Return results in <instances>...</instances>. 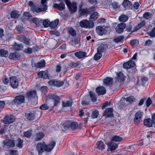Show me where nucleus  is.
Wrapping results in <instances>:
<instances>
[{
  "mask_svg": "<svg viewBox=\"0 0 155 155\" xmlns=\"http://www.w3.org/2000/svg\"><path fill=\"white\" fill-rule=\"evenodd\" d=\"M56 143L54 141H52L48 145H46L44 142L39 143L36 146L37 150L39 155H41L45 151L47 152H50L55 146Z\"/></svg>",
  "mask_w": 155,
  "mask_h": 155,
  "instance_id": "f257e3e1",
  "label": "nucleus"
},
{
  "mask_svg": "<svg viewBox=\"0 0 155 155\" xmlns=\"http://www.w3.org/2000/svg\"><path fill=\"white\" fill-rule=\"evenodd\" d=\"M28 5L30 7L31 11L33 12H35L36 13H39L41 11L45 12L47 9V7L45 5H44L43 7L41 6V8L37 7L31 1L29 2Z\"/></svg>",
  "mask_w": 155,
  "mask_h": 155,
  "instance_id": "f03ea898",
  "label": "nucleus"
},
{
  "mask_svg": "<svg viewBox=\"0 0 155 155\" xmlns=\"http://www.w3.org/2000/svg\"><path fill=\"white\" fill-rule=\"evenodd\" d=\"M65 2L71 14L74 13L76 12L77 6L76 2L71 3L69 0H65Z\"/></svg>",
  "mask_w": 155,
  "mask_h": 155,
  "instance_id": "7ed1b4c3",
  "label": "nucleus"
},
{
  "mask_svg": "<svg viewBox=\"0 0 155 155\" xmlns=\"http://www.w3.org/2000/svg\"><path fill=\"white\" fill-rule=\"evenodd\" d=\"M80 26L85 28H92L94 26V23L86 19H83L80 22Z\"/></svg>",
  "mask_w": 155,
  "mask_h": 155,
  "instance_id": "20e7f679",
  "label": "nucleus"
},
{
  "mask_svg": "<svg viewBox=\"0 0 155 155\" xmlns=\"http://www.w3.org/2000/svg\"><path fill=\"white\" fill-rule=\"evenodd\" d=\"M15 140L13 139H6L3 141L4 146L8 148L14 147L15 145Z\"/></svg>",
  "mask_w": 155,
  "mask_h": 155,
  "instance_id": "39448f33",
  "label": "nucleus"
},
{
  "mask_svg": "<svg viewBox=\"0 0 155 155\" xmlns=\"http://www.w3.org/2000/svg\"><path fill=\"white\" fill-rule=\"evenodd\" d=\"M24 96L22 95H19L15 97L12 103L13 104L18 105L24 102Z\"/></svg>",
  "mask_w": 155,
  "mask_h": 155,
  "instance_id": "423d86ee",
  "label": "nucleus"
},
{
  "mask_svg": "<svg viewBox=\"0 0 155 155\" xmlns=\"http://www.w3.org/2000/svg\"><path fill=\"white\" fill-rule=\"evenodd\" d=\"M11 86L13 88H16L18 85V78L15 76H12L10 78Z\"/></svg>",
  "mask_w": 155,
  "mask_h": 155,
  "instance_id": "0eeeda50",
  "label": "nucleus"
},
{
  "mask_svg": "<svg viewBox=\"0 0 155 155\" xmlns=\"http://www.w3.org/2000/svg\"><path fill=\"white\" fill-rule=\"evenodd\" d=\"M143 114L142 112L138 111L134 115V124H138L140 123V121L142 119Z\"/></svg>",
  "mask_w": 155,
  "mask_h": 155,
  "instance_id": "6e6552de",
  "label": "nucleus"
},
{
  "mask_svg": "<svg viewBox=\"0 0 155 155\" xmlns=\"http://www.w3.org/2000/svg\"><path fill=\"white\" fill-rule=\"evenodd\" d=\"M15 120L14 117L12 116H6L3 118V123L5 124H8L12 123Z\"/></svg>",
  "mask_w": 155,
  "mask_h": 155,
  "instance_id": "1a4fd4ad",
  "label": "nucleus"
},
{
  "mask_svg": "<svg viewBox=\"0 0 155 155\" xmlns=\"http://www.w3.org/2000/svg\"><path fill=\"white\" fill-rule=\"evenodd\" d=\"M50 98L54 102V105L53 107L56 106L60 103V100L59 97L55 94H52L50 95Z\"/></svg>",
  "mask_w": 155,
  "mask_h": 155,
  "instance_id": "9d476101",
  "label": "nucleus"
},
{
  "mask_svg": "<svg viewBox=\"0 0 155 155\" xmlns=\"http://www.w3.org/2000/svg\"><path fill=\"white\" fill-rule=\"evenodd\" d=\"M48 83L51 85L55 86L58 87H59L63 86L64 84V82L63 81L53 80L49 81L48 82Z\"/></svg>",
  "mask_w": 155,
  "mask_h": 155,
  "instance_id": "9b49d317",
  "label": "nucleus"
},
{
  "mask_svg": "<svg viewBox=\"0 0 155 155\" xmlns=\"http://www.w3.org/2000/svg\"><path fill=\"white\" fill-rule=\"evenodd\" d=\"M126 27V25L124 23H120L115 28V30L117 33H120L122 32L124 29Z\"/></svg>",
  "mask_w": 155,
  "mask_h": 155,
  "instance_id": "f8f14e48",
  "label": "nucleus"
},
{
  "mask_svg": "<svg viewBox=\"0 0 155 155\" xmlns=\"http://www.w3.org/2000/svg\"><path fill=\"white\" fill-rule=\"evenodd\" d=\"M74 54L78 59H82L86 57L87 53L85 51H80L75 52Z\"/></svg>",
  "mask_w": 155,
  "mask_h": 155,
  "instance_id": "ddd939ff",
  "label": "nucleus"
},
{
  "mask_svg": "<svg viewBox=\"0 0 155 155\" xmlns=\"http://www.w3.org/2000/svg\"><path fill=\"white\" fill-rule=\"evenodd\" d=\"M36 96V92L35 90L31 91L26 93V97L28 100H31L35 97Z\"/></svg>",
  "mask_w": 155,
  "mask_h": 155,
  "instance_id": "4468645a",
  "label": "nucleus"
},
{
  "mask_svg": "<svg viewBox=\"0 0 155 155\" xmlns=\"http://www.w3.org/2000/svg\"><path fill=\"white\" fill-rule=\"evenodd\" d=\"M135 65V63L131 60L124 63L123 64V67L124 68L128 69L133 68Z\"/></svg>",
  "mask_w": 155,
  "mask_h": 155,
  "instance_id": "2eb2a0df",
  "label": "nucleus"
},
{
  "mask_svg": "<svg viewBox=\"0 0 155 155\" xmlns=\"http://www.w3.org/2000/svg\"><path fill=\"white\" fill-rule=\"evenodd\" d=\"M17 38L20 41L22 42L25 44L29 45L30 40L28 38H26L25 36L20 35L17 37Z\"/></svg>",
  "mask_w": 155,
  "mask_h": 155,
  "instance_id": "dca6fc26",
  "label": "nucleus"
},
{
  "mask_svg": "<svg viewBox=\"0 0 155 155\" xmlns=\"http://www.w3.org/2000/svg\"><path fill=\"white\" fill-rule=\"evenodd\" d=\"M108 47V45L107 44H101L97 48V52L100 53L102 54L105 52L106 49Z\"/></svg>",
  "mask_w": 155,
  "mask_h": 155,
  "instance_id": "f3484780",
  "label": "nucleus"
},
{
  "mask_svg": "<svg viewBox=\"0 0 155 155\" xmlns=\"http://www.w3.org/2000/svg\"><path fill=\"white\" fill-rule=\"evenodd\" d=\"M96 31L98 35H105L107 33L106 29L101 26H97L96 28Z\"/></svg>",
  "mask_w": 155,
  "mask_h": 155,
  "instance_id": "a211bd4d",
  "label": "nucleus"
},
{
  "mask_svg": "<svg viewBox=\"0 0 155 155\" xmlns=\"http://www.w3.org/2000/svg\"><path fill=\"white\" fill-rule=\"evenodd\" d=\"M106 90L103 86L97 87L96 89V91L98 95H104L106 93Z\"/></svg>",
  "mask_w": 155,
  "mask_h": 155,
  "instance_id": "6ab92c4d",
  "label": "nucleus"
},
{
  "mask_svg": "<svg viewBox=\"0 0 155 155\" xmlns=\"http://www.w3.org/2000/svg\"><path fill=\"white\" fill-rule=\"evenodd\" d=\"M25 116L29 120H32L35 119V113L34 112H29L25 114Z\"/></svg>",
  "mask_w": 155,
  "mask_h": 155,
  "instance_id": "aec40b11",
  "label": "nucleus"
},
{
  "mask_svg": "<svg viewBox=\"0 0 155 155\" xmlns=\"http://www.w3.org/2000/svg\"><path fill=\"white\" fill-rule=\"evenodd\" d=\"M113 109L109 108L106 109L103 114V115L107 117H111L113 116Z\"/></svg>",
  "mask_w": 155,
  "mask_h": 155,
  "instance_id": "412c9836",
  "label": "nucleus"
},
{
  "mask_svg": "<svg viewBox=\"0 0 155 155\" xmlns=\"http://www.w3.org/2000/svg\"><path fill=\"white\" fill-rule=\"evenodd\" d=\"M20 54L17 52L11 53L9 56V58L11 59L19 60L20 57Z\"/></svg>",
  "mask_w": 155,
  "mask_h": 155,
  "instance_id": "4be33fe9",
  "label": "nucleus"
},
{
  "mask_svg": "<svg viewBox=\"0 0 155 155\" xmlns=\"http://www.w3.org/2000/svg\"><path fill=\"white\" fill-rule=\"evenodd\" d=\"M145 22L144 21H141L139 24L136 25L134 28V30L132 32L135 31L141 28L143 26H145Z\"/></svg>",
  "mask_w": 155,
  "mask_h": 155,
  "instance_id": "5701e85b",
  "label": "nucleus"
},
{
  "mask_svg": "<svg viewBox=\"0 0 155 155\" xmlns=\"http://www.w3.org/2000/svg\"><path fill=\"white\" fill-rule=\"evenodd\" d=\"M103 83L106 86L111 85L113 83V78L108 77H106L104 79Z\"/></svg>",
  "mask_w": 155,
  "mask_h": 155,
  "instance_id": "b1692460",
  "label": "nucleus"
},
{
  "mask_svg": "<svg viewBox=\"0 0 155 155\" xmlns=\"http://www.w3.org/2000/svg\"><path fill=\"white\" fill-rule=\"evenodd\" d=\"M54 7L60 11L63 10L65 8V4L62 2L60 4L55 3L54 4Z\"/></svg>",
  "mask_w": 155,
  "mask_h": 155,
  "instance_id": "393cba45",
  "label": "nucleus"
},
{
  "mask_svg": "<svg viewBox=\"0 0 155 155\" xmlns=\"http://www.w3.org/2000/svg\"><path fill=\"white\" fill-rule=\"evenodd\" d=\"M15 144L16 147L19 148H21L23 147V140L20 137H18L16 140H15Z\"/></svg>",
  "mask_w": 155,
  "mask_h": 155,
  "instance_id": "a878e982",
  "label": "nucleus"
},
{
  "mask_svg": "<svg viewBox=\"0 0 155 155\" xmlns=\"http://www.w3.org/2000/svg\"><path fill=\"white\" fill-rule=\"evenodd\" d=\"M117 77L116 78L115 82L120 83L121 81H123L124 80V76L122 73L120 72L118 73H117Z\"/></svg>",
  "mask_w": 155,
  "mask_h": 155,
  "instance_id": "bb28decb",
  "label": "nucleus"
},
{
  "mask_svg": "<svg viewBox=\"0 0 155 155\" xmlns=\"http://www.w3.org/2000/svg\"><path fill=\"white\" fill-rule=\"evenodd\" d=\"M105 145L102 140L98 141L96 143V147L99 150H103L104 149Z\"/></svg>",
  "mask_w": 155,
  "mask_h": 155,
  "instance_id": "cd10ccee",
  "label": "nucleus"
},
{
  "mask_svg": "<svg viewBox=\"0 0 155 155\" xmlns=\"http://www.w3.org/2000/svg\"><path fill=\"white\" fill-rule=\"evenodd\" d=\"M79 39L78 37H75L71 38L69 42V44L72 45L79 43Z\"/></svg>",
  "mask_w": 155,
  "mask_h": 155,
  "instance_id": "c85d7f7f",
  "label": "nucleus"
},
{
  "mask_svg": "<svg viewBox=\"0 0 155 155\" xmlns=\"http://www.w3.org/2000/svg\"><path fill=\"white\" fill-rule=\"evenodd\" d=\"M38 75L39 78H43L44 79H46L48 77V74L45 71H43L38 72Z\"/></svg>",
  "mask_w": 155,
  "mask_h": 155,
  "instance_id": "c756f323",
  "label": "nucleus"
},
{
  "mask_svg": "<svg viewBox=\"0 0 155 155\" xmlns=\"http://www.w3.org/2000/svg\"><path fill=\"white\" fill-rule=\"evenodd\" d=\"M44 136V134L42 132L37 133L35 135V140L36 141L40 140L43 138Z\"/></svg>",
  "mask_w": 155,
  "mask_h": 155,
  "instance_id": "7c9ffc66",
  "label": "nucleus"
},
{
  "mask_svg": "<svg viewBox=\"0 0 155 155\" xmlns=\"http://www.w3.org/2000/svg\"><path fill=\"white\" fill-rule=\"evenodd\" d=\"M59 22V19H56L54 21L50 22L49 23V27L52 28H54L58 25Z\"/></svg>",
  "mask_w": 155,
  "mask_h": 155,
  "instance_id": "2f4dec72",
  "label": "nucleus"
},
{
  "mask_svg": "<svg viewBox=\"0 0 155 155\" xmlns=\"http://www.w3.org/2000/svg\"><path fill=\"white\" fill-rule=\"evenodd\" d=\"M67 31L69 35L73 37L75 36L76 35V31L72 27L68 28L67 30Z\"/></svg>",
  "mask_w": 155,
  "mask_h": 155,
  "instance_id": "473e14b6",
  "label": "nucleus"
},
{
  "mask_svg": "<svg viewBox=\"0 0 155 155\" xmlns=\"http://www.w3.org/2000/svg\"><path fill=\"white\" fill-rule=\"evenodd\" d=\"M10 15L12 18L15 19L18 18L20 14L18 11H13L11 12Z\"/></svg>",
  "mask_w": 155,
  "mask_h": 155,
  "instance_id": "72a5a7b5",
  "label": "nucleus"
},
{
  "mask_svg": "<svg viewBox=\"0 0 155 155\" xmlns=\"http://www.w3.org/2000/svg\"><path fill=\"white\" fill-rule=\"evenodd\" d=\"M122 5L126 9H129L131 5V3L128 0H124L123 2Z\"/></svg>",
  "mask_w": 155,
  "mask_h": 155,
  "instance_id": "f704fd0d",
  "label": "nucleus"
},
{
  "mask_svg": "<svg viewBox=\"0 0 155 155\" xmlns=\"http://www.w3.org/2000/svg\"><path fill=\"white\" fill-rule=\"evenodd\" d=\"M144 124L147 127H151L152 126L153 122L151 119H145L143 121Z\"/></svg>",
  "mask_w": 155,
  "mask_h": 155,
  "instance_id": "c9c22d12",
  "label": "nucleus"
},
{
  "mask_svg": "<svg viewBox=\"0 0 155 155\" xmlns=\"http://www.w3.org/2000/svg\"><path fill=\"white\" fill-rule=\"evenodd\" d=\"M71 129L73 130L77 129L78 127V124L75 122H70Z\"/></svg>",
  "mask_w": 155,
  "mask_h": 155,
  "instance_id": "e433bc0d",
  "label": "nucleus"
},
{
  "mask_svg": "<svg viewBox=\"0 0 155 155\" xmlns=\"http://www.w3.org/2000/svg\"><path fill=\"white\" fill-rule=\"evenodd\" d=\"M98 16V13L97 12H94L90 16V21L93 22V21L95 20L97 18Z\"/></svg>",
  "mask_w": 155,
  "mask_h": 155,
  "instance_id": "4c0bfd02",
  "label": "nucleus"
},
{
  "mask_svg": "<svg viewBox=\"0 0 155 155\" xmlns=\"http://www.w3.org/2000/svg\"><path fill=\"white\" fill-rule=\"evenodd\" d=\"M72 103L70 101H66L62 102V107H70L71 106Z\"/></svg>",
  "mask_w": 155,
  "mask_h": 155,
  "instance_id": "58836bf2",
  "label": "nucleus"
},
{
  "mask_svg": "<svg viewBox=\"0 0 155 155\" xmlns=\"http://www.w3.org/2000/svg\"><path fill=\"white\" fill-rule=\"evenodd\" d=\"M63 125V128L65 130H68L71 129L70 121H68L65 122Z\"/></svg>",
  "mask_w": 155,
  "mask_h": 155,
  "instance_id": "ea45409f",
  "label": "nucleus"
},
{
  "mask_svg": "<svg viewBox=\"0 0 155 155\" xmlns=\"http://www.w3.org/2000/svg\"><path fill=\"white\" fill-rule=\"evenodd\" d=\"M45 66V62L44 60H42L37 63V68H41Z\"/></svg>",
  "mask_w": 155,
  "mask_h": 155,
  "instance_id": "a19ab883",
  "label": "nucleus"
},
{
  "mask_svg": "<svg viewBox=\"0 0 155 155\" xmlns=\"http://www.w3.org/2000/svg\"><path fill=\"white\" fill-rule=\"evenodd\" d=\"M119 19L120 21L124 22L128 20V17L126 15H123L119 17Z\"/></svg>",
  "mask_w": 155,
  "mask_h": 155,
  "instance_id": "79ce46f5",
  "label": "nucleus"
},
{
  "mask_svg": "<svg viewBox=\"0 0 155 155\" xmlns=\"http://www.w3.org/2000/svg\"><path fill=\"white\" fill-rule=\"evenodd\" d=\"M91 100L93 102H95L97 101V96L93 92L90 91L89 92Z\"/></svg>",
  "mask_w": 155,
  "mask_h": 155,
  "instance_id": "37998d69",
  "label": "nucleus"
},
{
  "mask_svg": "<svg viewBox=\"0 0 155 155\" xmlns=\"http://www.w3.org/2000/svg\"><path fill=\"white\" fill-rule=\"evenodd\" d=\"M124 38V36H119L116 37L113 40L114 42L117 43L119 42H121L123 41Z\"/></svg>",
  "mask_w": 155,
  "mask_h": 155,
  "instance_id": "c03bdc74",
  "label": "nucleus"
},
{
  "mask_svg": "<svg viewBox=\"0 0 155 155\" xmlns=\"http://www.w3.org/2000/svg\"><path fill=\"white\" fill-rule=\"evenodd\" d=\"M8 54V52L3 49H0V55L3 57H6Z\"/></svg>",
  "mask_w": 155,
  "mask_h": 155,
  "instance_id": "a18cd8bd",
  "label": "nucleus"
},
{
  "mask_svg": "<svg viewBox=\"0 0 155 155\" xmlns=\"http://www.w3.org/2000/svg\"><path fill=\"white\" fill-rule=\"evenodd\" d=\"M122 139L121 137L119 136L115 135L113 136L112 139V141L115 142H120Z\"/></svg>",
  "mask_w": 155,
  "mask_h": 155,
  "instance_id": "49530a36",
  "label": "nucleus"
},
{
  "mask_svg": "<svg viewBox=\"0 0 155 155\" xmlns=\"http://www.w3.org/2000/svg\"><path fill=\"white\" fill-rule=\"evenodd\" d=\"M23 48V46L20 44H18L15 43L14 46V48L15 50L17 51L22 50Z\"/></svg>",
  "mask_w": 155,
  "mask_h": 155,
  "instance_id": "de8ad7c7",
  "label": "nucleus"
},
{
  "mask_svg": "<svg viewBox=\"0 0 155 155\" xmlns=\"http://www.w3.org/2000/svg\"><path fill=\"white\" fill-rule=\"evenodd\" d=\"M79 13L81 15H85L88 13L87 9H81L79 10Z\"/></svg>",
  "mask_w": 155,
  "mask_h": 155,
  "instance_id": "09e8293b",
  "label": "nucleus"
},
{
  "mask_svg": "<svg viewBox=\"0 0 155 155\" xmlns=\"http://www.w3.org/2000/svg\"><path fill=\"white\" fill-rule=\"evenodd\" d=\"M102 56V54L100 53L97 52L94 56V59L96 61L99 60Z\"/></svg>",
  "mask_w": 155,
  "mask_h": 155,
  "instance_id": "8fccbe9b",
  "label": "nucleus"
},
{
  "mask_svg": "<svg viewBox=\"0 0 155 155\" xmlns=\"http://www.w3.org/2000/svg\"><path fill=\"white\" fill-rule=\"evenodd\" d=\"M2 80L3 82L5 84L7 85L9 83V80L8 78L6 76H4L2 78Z\"/></svg>",
  "mask_w": 155,
  "mask_h": 155,
  "instance_id": "3c124183",
  "label": "nucleus"
},
{
  "mask_svg": "<svg viewBox=\"0 0 155 155\" xmlns=\"http://www.w3.org/2000/svg\"><path fill=\"white\" fill-rule=\"evenodd\" d=\"M152 16V14L150 13L146 12L143 15V17L145 19H148L151 18Z\"/></svg>",
  "mask_w": 155,
  "mask_h": 155,
  "instance_id": "603ef678",
  "label": "nucleus"
},
{
  "mask_svg": "<svg viewBox=\"0 0 155 155\" xmlns=\"http://www.w3.org/2000/svg\"><path fill=\"white\" fill-rule=\"evenodd\" d=\"M50 45H51L50 48H53L56 45V41L54 39H52L50 41Z\"/></svg>",
  "mask_w": 155,
  "mask_h": 155,
  "instance_id": "864d4df0",
  "label": "nucleus"
},
{
  "mask_svg": "<svg viewBox=\"0 0 155 155\" xmlns=\"http://www.w3.org/2000/svg\"><path fill=\"white\" fill-rule=\"evenodd\" d=\"M29 14L28 12H25L23 14L22 18H21L22 21L28 19L29 18Z\"/></svg>",
  "mask_w": 155,
  "mask_h": 155,
  "instance_id": "5fc2aeb1",
  "label": "nucleus"
},
{
  "mask_svg": "<svg viewBox=\"0 0 155 155\" xmlns=\"http://www.w3.org/2000/svg\"><path fill=\"white\" fill-rule=\"evenodd\" d=\"M99 114V112L97 110H96L93 111L91 115L92 117L95 118L97 117Z\"/></svg>",
  "mask_w": 155,
  "mask_h": 155,
  "instance_id": "6e6d98bb",
  "label": "nucleus"
},
{
  "mask_svg": "<svg viewBox=\"0 0 155 155\" xmlns=\"http://www.w3.org/2000/svg\"><path fill=\"white\" fill-rule=\"evenodd\" d=\"M126 101H128L129 102H134L135 101V98L133 96H130L127 97L125 98Z\"/></svg>",
  "mask_w": 155,
  "mask_h": 155,
  "instance_id": "4d7b16f0",
  "label": "nucleus"
},
{
  "mask_svg": "<svg viewBox=\"0 0 155 155\" xmlns=\"http://www.w3.org/2000/svg\"><path fill=\"white\" fill-rule=\"evenodd\" d=\"M139 41L137 40H132L130 41V44L132 46H135L137 45Z\"/></svg>",
  "mask_w": 155,
  "mask_h": 155,
  "instance_id": "13d9d810",
  "label": "nucleus"
},
{
  "mask_svg": "<svg viewBox=\"0 0 155 155\" xmlns=\"http://www.w3.org/2000/svg\"><path fill=\"white\" fill-rule=\"evenodd\" d=\"M32 21L35 23L37 27H39L40 26L39 20L37 18H34L32 19Z\"/></svg>",
  "mask_w": 155,
  "mask_h": 155,
  "instance_id": "bf43d9fd",
  "label": "nucleus"
},
{
  "mask_svg": "<svg viewBox=\"0 0 155 155\" xmlns=\"http://www.w3.org/2000/svg\"><path fill=\"white\" fill-rule=\"evenodd\" d=\"M50 21L48 19H45L43 22V25L44 27L47 28L49 26Z\"/></svg>",
  "mask_w": 155,
  "mask_h": 155,
  "instance_id": "052dcab7",
  "label": "nucleus"
},
{
  "mask_svg": "<svg viewBox=\"0 0 155 155\" xmlns=\"http://www.w3.org/2000/svg\"><path fill=\"white\" fill-rule=\"evenodd\" d=\"M149 35L152 37L155 36V27L152 29L151 31L149 33Z\"/></svg>",
  "mask_w": 155,
  "mask_h": 155,
  "instance_id": "680f3d73",
  "label": "nucleus"
},
{
  "mask_svg": "<svg viewBox=\"0 0 155 155\" xmlns=\"http://www.w3.org/2000/svg\"><path fill=\"white\" fill-rule=\"evenodd\" d=\"M24 136L26 137L29 138L31 136V130H28L24 133Z\"/></svg>",
  "mask_w": 155,
  "mask_h": 155,
  "instance_id": "e2e57ef3",
  "label": "nucleus"
},
{
  "mask_svg": "<svg viewBox=\"0 0 155 155\" xmlns=\"http://www.w3.org/2000/svg\"><path fill=\"white\" fill-rule=\"evenodd\" d=\"M49 107L46 104H44L41 105L40 107V109L41 110H45L48 109Z\"/></svg>",
  "mask_w": 155,
  "mask_h": 155,
  "instance_id": "0e129e2a",
  "label": "nucleus"
},
{
  "mask_svg": "<svg viewBox=\"0 0 155 155\" xmlns=\"http://www.w3.org/2000/svg\"><path fill=\"white\" fill-rule=\"evenodd\" d=\"M152 102V101L150 97H148L146 101V107H149Z\"/></svg>",
  "mask_w": 155,
  "mask_h": 155,
  "instance_id": "69168bd1",
  "label": "nucleus"
},
{
  "mask_svg": "<svg viewBox=\"0 0 155 155\" xmlns=\"http://www.w3.org/2000/svg\"><path fill=\"white\" fill-rule=\"evenodd\" d=\"M111 6L114 9H116L119 7L118 3L115 2H113L111 4Z\"/></svg>",
  "mask_w": 155,
  "mask_h": 155,
  "instance_id": "338daca9",
  "label": "nucleus"
},
{
  "mask_svg": "<svg viewBox=\"0 0 155 155\" xmlns=\"http://www.w3.org/2000/svg\"><path fill=\"white\" fill-rule=\"evenodd\" d=\"M152 41L148 39L145 42L144 44L145 46H149L152 45Z\"/></svg>",
  "mask_w": 155,
  "mask_h": 155,
  "instance_id": "774afa93",
  "label": "nucleus"
}]
</instances>
